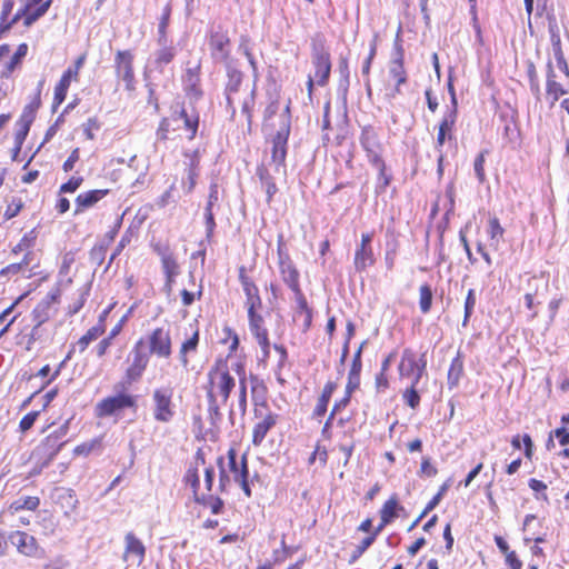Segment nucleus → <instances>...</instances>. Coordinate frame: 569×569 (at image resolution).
I'll use <instances>...</instances> for the list:
<instances>
[{"label":"nucleus","instance_id":"dca6fc26","mask_svg":"<svg viewBox=\"0 0 569 569\" xmlns=\"http://www.w3.org/2000/svg\"><path fill=\"white\" fill-rule=\"evenodd\" d=\"M211 469L206 470V480L203 490L200 488L199 477L196 470H188L186 475V482L190 485L194 500L203 506H209L213 510L211 490Z\"/></svg>","mask_w":569,"mask_h":569},{"label":"nucleus","instance_id":"a18cd8bd","mask_svg":"<svg viewBox=\"0 0 569 569\" xmlns=\"http://www.w3.org/2000/svg\"><path fill=\"white\" fill-rule=\"evenodd\" d=\"M419 307L422 313H428L432 303V290L429 284H422L419 289Z\"/></svg>","mask_w":569,"mask_h":569},{"label":"nucleus","instance_id":"412c9836","mask_svg":"<svg viewBox=\"0 0 569 569\" xmlns=\"http://www.w3.org/2000/svg\"><path fill=\"white\" fill-rule=\"evenodd\" d=\"M146 557V547L143 542L132 532L129 531L124 536V550L122 559L124 561L132 560L138 566L141 565Z\"/></svg>","mask_w":569,"mask_h":569},{"label":"nucleus","instance_id":"1a4fd4ad","mask_svg":"<svg viewBox=\"0 0 569 569\" xmlns=\"http://www.w3.org/2000/svg\"><path fill=\"white\" fill-rule=\"evenodd\" d=\"M360 144L367 153L368 161L383 176V171H386L385 161L382 159L383 149L378 134L371 127H365L362 129Z\"/></svg>","mask_w":569,"mask_h":569},{"label":"nucleus","instance_id":"39448f33","mask_svg":"<svg viewBox=\"0 0 569 569\" xmlns=\"http://www.w3.org/2000/svg\"><path fill=\"white\" fill-rule=\"evenodd\" d=\"M148 355L159 359H169L172 356V338L168 326L153 328L143 339Z\"/></svg>","mask_w":569,"mask_h":569},{"label":"nucleus","instance_id":"69168bd1","mask_svg":"<svg viewBox=\"0 0 569 569\" xmlns=\"http://www.w3.org/2000/svg\"><path fill=\"white\" fill-rule=\"evenodd\" d=\"M80 159V149L79 148H74L71 153L69 154V157L67 158V160L63 162L62 164V169L64 172H70L73 170L76 163L79 161Z\"/></svg>","mask_w":569,"mask_h":569},{"label":"nucleus","instance_id":"f704fd0d","mask_svg":"<svg viewBox=\"0 0 569 569\" xmlns=\"http://www.w3.org/2000/svg\"><path fill=\"white\" fill-rule=\"evenodd\" d=\"M463 375V356L461 351L457 352V356L452 359L450 368L448 370V385L449 388L458 386Z\"/></svg>","mask_w":569,"mask_h":569},{"label":"nucleus","instance_id":"393cba45","mask_svg":"<svg viewBox=\"0 0 569 569\" xmlns=\"http://www.w3.org/2000/svg\"><path fill=\"white\" fill-rule=\"evenodd\" d=\"M389 76L396 81L395 93H400V87L407 82V72L403 67V50L396 47V56L389 63Z\"/></svg>","mask_w":569,"mask_h":569},{"label":"nucleus","instance_id":"72a5a7b5","mask_svg":"<svg viewBox=\"0 0 569 569\" xmlns=\"http://www.w3.org/2000/svg\"><path fill=\"white\" fill-rule=\"evenodd\" d=\"M160 48L156 51L154 54V64L157 67H163L173 61L177 50L176 47L171 42L158 43Z\"/></svg>","mask_w":569,"mask_h":569},{"label":"nucleus","instance_id":"c85d7f7f","mask_svg":"<svg viewBox=\"0 0 569 569\" xmlns=\"http://www.w3.org/2000/svg\"><path fill=\"white\" fill-rule=\"evenodd\" d=\"M289 131V124L284 123L272 140V160L278 164H282L286 160Z\"/></svg>","mask_w":569,"mask_h":569},{"label":"nucleus","instance_id":"2eb2a0df","mask_svg":"<svg viewBox=\"0 0 569 569\" xmlns=\"http://www.w3.org/2000/svg\"><path fill=\"white\" fill-rule=\"evenodd\" d=\"M8 539L17 551L24 557L39 558L44 552L37 538L26 531L16 530L8 536Z\"/></svg>","mask_w":569,"mask_h":569},{"label":"nucleus","instance_id":"cd10ccee","mask_svg":"<svg viewBox=\"0 0 569 569\" xmlns=\"http://www.w3.org/2000/svg\"><path fill=\"white\" fill-rule=\"evenodd\" d=\"M52 2L53 0H23L29 28L49 11Z\"/></svg>","mask_w":569,"mask_h":569},{"label":"nucleus","instance_id":"338daca9","mask_svg":"<svg viewBox=\"0 0 569 569\" xmlns=\"http://www.w3.org/2000/svg\"><path fill=\"white\" fill-rule=\"evenodd\" d=\"M528 485L531 490H533L537 493H541V496L537 497L538 499H543L545 501L548 500V497L546 495L547 485L545 482L532 478L529 480Z\"/></svg>","mask_w":569,"mask_h":569},{"label":"nucleus","instance_id":"680f3d73","mask_svg":"<svg viewBox=\"0 0 569 569\" xmlns=\"http://www.w3.org/2000/svg\"><path fill=\"white\" fill-rule=\"evenodd\" d=\"M416 386L417 385H413V382H411L410 388L403 395V398H405L407 405L412 409L418 407V405L420 402V397L416 390Z\"/></svg>","mask_w":569,"mask_h":569},{"label":"nucleus","instance_id":"c756f323","mask_svg":"<svg viewBox=\"0 0 569 569\" xmlns=\"http://www.w3.org/2000/svg\"><path fill=\"white\" fill-rule=\"evenodd\" d=\"M182 82L183 90L187 96L197 99L202 94L198 66L194 68H187L182 77Z\"/></svg>","mask_w":569,"mask_h":569},{"label":"nucleus","instance_id":"f8f14e48","mask_svg":"<svg viewBox=\"0 0 569 569\" xmlns=\"http://www.w3.org/2000/svg\"><path fill=\"white\" fill-rule=\"evenodd\" d=\"M38 104H27L19 119L16 122V131L13 136V149L12 159L16 160L18 154L21 152L23 143L28 137L31 124L36 119Z\"/></svg>","mask_w":569,"mask_h":569},{"label":"nucleus","instance_id":"b1692460","mask_svg":"<svg viewBox=\"0 0 569 569\" xmlns=\"http://www.w3.org/2000/svg\"><path fill=\"white\" fill-rule=\"evenodd\" d=\"M239 280L246 295L247 308L251 310L260 309L262 301L259 296V290L253 281L246 274V268L243 266L239 268Z\"/></svg>","mask_w":569,"mask_h":569},{"label":"nucleus","instance_id":"052dcab7","mask_svg":"<svg viewBox=\"0 0 569 569\" xmlns=\"http://www.w3.org/2000/svg\"><path fill=\"white\" fill-rule=\"evenodd\" d=\"M106 252H107V246L102 244V243H99V244H94L91 249H90V252H89V256H90V259L97 263L98 266H100L103 260H104V257H106Z\"/></svg>","mask_w":569,"mask_h":569},{"label":"nucleus","instance_id":"bb28decb","mask_svg":"<svg viewBox=\"0 0 569 569\" xmlns=\"http://www.w3.org/2000/svg\"><path fill=\"white\" fill-rule=\"evenodd\" d=\"M448 90L451 97V108L445 113L443 119L439 124V130L448 134V139H452V130L457 121L458 116V102L456 98V92L453 84L451 82L448 83Z\"/></svg>","mask_w":569,"mask_h":569},{"label":"nucleus","instance_id":"37998d69","mask_svg":"<svg viewBox=\"0 0 569 569\" xmlns=\"http://www.w3.org/2000/svg\"><path fill=\"white\" fill-rule=\"evenodd\" d=\"M199 342V331L196 329L192 331L191 337L182 342L180 347V358L183 363L188 362L187 355L197 349Z\"/></svg>","mask_w":569,"mask_h":569},{"label":"nucleus","instance_id":"20e7f679","mask_svg":"<svg viewBox=\"0 0 569 569\" xmlns=\"http://www.w3.org/2000/svg\"><path fill=\"white\" fill-rule=\"evenodd\" d=\"M311 61L315 67L316 83L320 87L326 86L330 77L331 61L326 39L321 33H316L311 38Z\"/></svg>","mask_w":569,"mask_h":569},{"label":"nucleus","instance_id":"aec40b11","mask_svg":"<svg viewBox=\"0 0 569 569\" xmlns=\"http://www.w3.org/2000/svg\"><path fill=\"white\" fill-rule=\"evenodd\" d=\"M248 318H249V328L251 333L258 341L263 356H269L270 343L268 339V331L263 327V318L261 315L257 313V310L248 309Z\"/></svg>","mask_w":569,"mask_h":569},{"label":"nucleus","instance_id":"5fc2aeb1","mask_svg":"<svg viewBox=\"0 0 569 569\" xmlns=\"http://www.w3.org/2000/svg\"><path fill=\"white\" fill-rule=\"evenodd\" d=\"M77 259V250H70L62 256L61 266L59 269V273L62 276H67L70 272L72 264Z\"/></svg>","mask_w":569,"mask_h":569},{"label":"nucleus","instance_id":"4c0bfd02","mask_svg":"<svg viewBox=\"0 0 569 569\" xmlns=\"http://www.w3.org/2000/svg\"><path fill=\"white\" fill-rule=\"evenodd\" d=\"M104 330L100 326H92L89 328L76 342L73 347H78L80 353L84 352L89 345L104 335Z\"/></svg>","mask_w":569,"mask_h":569},{"label":"nucleus","instance_id":"a211bd4d","mask_svg":"<svg viewBox=\"0 0 569 569\" xmlns=\"http://www.w3.org/2000/svg\"><path fill=\"white\" fill-rule=\"evenodd\" d=\"M373 234L362 233L361 242L355 252V269L359 272L375 263V256L371 247Z\"/></svg>","mask_w":569,"mask_h":569},{"label":"nucleus","instance_id":"e2e57ef3","mask_svg":"<svg viewBox=\"0 0 569 569\" xmlns=\"http://www.w3.org/2000/svg\"><path fill=\"white\" fill-rule=\"evenodd\" d=\"M113 339L114 338L108 335L98 342V345L94 348L98 358H103L108 353Z\"/></svg>","mask_w":569,"mask_h":569},{"label":"nucleus","instance_id":"4d7b16f0","mask_svg":"<svg viewBox=\"0 0 569 569\" xmlns=\"http://www.w3.org/2000/svg\"><path fill=\"white\" fill-rule=\"evenodd\" d=\"M73 350H74V347H72L66 358L58 365V367L52 371L51 376L42 383L41 386V389L46 388L47 386H49L52 381H54L61 373V370L64 368L67 361H69L72 357V353H73Z\"/></svg>","mask_w":569,"mask_h":569},{"label":"nucleus","instance_id":"774afa93","mask_svg":"<svg viewBox=\"0 0 569 569\" xmlns=\"http://www.w3.org/2000/svg\"><path fill=\"white\" fill-rule=\"evenodd\" d=\"M132 309L130 308L126 315H123L119 321L113 326V328L110 330V332L108 333L109 336H111L112 338H116L118 337L121 331L123 330L129 317H130V313H131Z\"/></svg>","mask_w":569,"mask_h":569},{"label":"nucleus","instance_id":"58836bf2","mask_svg":"<svg viewBox=\"0 0 569 569\" xmlns=\"http://www.w3.org/2000/svg\"><path fill=\"white\" fill-rule=\"evenodd\" d=\"M170 17H171V6L167 3L163 8V11L161 13V17L159 19L158 24V43H164L168 42V32L167 29L170 23Z\"/></svg>","mask_w":569,"mask_h":569},{"label":"nucleus","instance_id":"864d4df0","mask_svg":"<svg viewBox=\"0 0 569 569\" xmlns=\"http://www.w3.org/2000/svg\"><path fill=\"white\" fill-rule=\"evenodd\" d=\"M83 182V177L73 176L67 182L62 183L59 188V193H73Z\"/></svg>","mask_w":569,"mask_h":569},{"label":"nucleus","instance_id":"4be33fe9","mask_svg":"<svg viewBox=\"0 0 569 569\" xmlns=\"http://www.w3.org/2000/svg\"><path fill=\"white\" fill-rule=\"evenodd\" d=\"M226 70L228 76V82L226 84V99L228 106L232 109V113L234 112L233 104L240 100L238 99L239 87L242 81V73L233 67L230 62H226Z\"/></svg>","mask_w":569,"mask_h":569},{"label":"nucleus","instance_id":"6e6552de","mask_svg":"<svg viewBox=\"0 0 569 569\" xmlns=\"http://www.w3.org/2000/svg\"><path fill=\"white\" fill-rule=\"evenodd\" d=\"M14 6L16 0H2L0 9V39L9 33L19 22H21L24 28L29 29L23 0H20V7L16 12H13Z\"/></svg>","mask_w":569,"mask_h":569},{"label":"nucleus","instance_id":"de8ad7c7","mask_svg":"<svg viewBox=\"0 0 569 569\" xmlns=\"http://www.w3.org/2000/svg\"><path fill=\"white\" fill-rule=\"evenodd\" d=\"M23 207H24V202L22 201L21 198H18V197L11 198V200L8 202L6 210L3 212L4 220H10V219L17 217L21 212Z\"/></svg>","mask_w":569,"mask_h":569},{"label":"nucleus","instance_id":"423d86ee","mask_svg":"<svg viewBox=\"0 0 569 569\" xmlns=\"http://www.w3.org/2000/svg\"><path fill=\"white\" fill-rule=\"evenodd\" d=\"M87 54H80L73 62V64L69 66L61 74L59 81L56 83L53 89V99L52 106L53 108H58L61 106L68 94L69 88L71 83L79 82L80 80V71L86 62Z\"/></svg>","mask_w":569,"mask_h":569},{"label":"nucleus","instance_id":"3c124183","mask_svg":"<svg viewBox=\"0 0 569 569\" xmlns=\"http://www.w3.org/2000/svg\"><path fill=\"white\" fill-rule=\"evenodd\" d=\"M488 153L487 150L481 151L475 159L473 162V170L476 173L477 179L480 183L485 182L486 180V173H485V161H486V154Z\"/></svg>","mask_w":569,"mask_h":569},{"label":"nucleus","instance_id":"0eeeda50","mask_svg":"<svg viewBox=\"0 0 569 569\" xmlns=\"http://www.w3.org/2000/svg\"><path fill=\"white\" fill-rule=\"evenodd\" d=\"M152 251L159 256L161 260V267L166 277L164 288L169 293L173 289L176 277L180 272L179 263L170 249L168 242L164 241H152L150 243Z\"/></svg>","mask_w":569,"mask_h":569},{"label":"nucleus","instance_id":"79ce46f5","mask_svg":"<svg viewBox=\"0 0 569 569\" xmlns=\"http://www.w3.org/2000/svg\"><path fill=\"white\" fill-rule=\"evenodd\" d=\"M281 272L283 276L284 282L293 290L299 291V283H298V271L295 269V267L291 263H281Z\"/></svg>","mask_w":569,"mask_h":569},{"label":"nucleus","instance_id":"6ab92c4d","mask_svg":"<svg viewBox=\"0 0 569 569\" xmlns=\"http://www.w3.org/2000/svg\"><path fill=\"white\" fill-rule=\"evenodd\" d=\"M547 80H546V93L547 98L550 99V104L553 106L561 96L566 94L568 91L565 88V83L560 81V76L558 74L555 64L549 59L547 62Z\"/></svg>","mask_w":569,"mask_h":569},{"label":"nucleus","instance_id":"7ed1b4c3","mask_svg":"<svg viewBox=\"0 0 569 569\" xmlns=\"http://www.w3.org/2000/svg\"><path fill=\"white\" fill-rule=\"evenodd\" d=\"M68 423L46 436L32 451V457L37 459L41 467H47L60 452L66 443L64 437L68 433Z\"/></svg>","mask_w":569,"mask_h":569},{"label":"nucleus","instance_id":"9d476101","mask_svg":"<svg viewBox=\"0 0 569 569\" xmlns=\"http://www.w3.org/2000/svg\"><path fill=\"white\" fill-rule=\"evenodd\" d=\"M134 54L131 50H118L114 53L113 68L118 80L124 82V88L132 91L136 88V74L133 67Z\"/></svg>","mask_w":569,"mask_h":569},{"label":"nucleus","instance_id":"49530a36","mask_svg":"<svg viewBox=\"0 0 569 569\" xmlns=\"http://www.w3.org/2000/svg\"><path fill=\"white\" fill-rule=\"evenodd\" d=\"M101 445H102L101 438H94L90 441L82 442V443L76 446L73 449V453L76 456H88L93 450L100 449Z\"/></svg>","mask_w":569,"mask_h":569},{"label":"nucleus","instance_id":"603ef678","mask_svg":"<svg viewBox=\"0 0 569 569\" xmlns=\"http://www.w3.org/2000/svg\"><path fill=\"white\" fill-rule=\"evenodd\" d=\"M476 306V295L473 289H469L466 301H465V317L462 321V326L467 327L469 319L473 312V308Z\"/></svg>","mask_w":569,"mask_h":569},{"label":"nucleus","instance_id":"6e6d98bb","mask_svg":"<svg viewBox=\"0 0 569 569\" xmlns=\"http://www.w3.org/2000/svg\"><path fill=\"white\" fill-rule=\"evenodd\" d=\"M40 411H30L24 415L19 422V430L24 433L30 430L37 421Z\"/></svg>","mask_w":569,"mask_h":569},{"label":"nucleus","instance_id":"c03bdc74","mask_svg":"<svg viewBox=\"0 0 569 569\" xmlns=\"http://www.w3.org/2000/svg\"><path fill=\"white\" fill-rule=\"evenodd\" d=\"M236 380L229 372H222L219 380V393L223 401H227L230 391L234 388Z\"/></svg>","mask_w":569,"mask_h":569},{"label":"nucleus","instance_id":"0e129e2a","mask_svg":"<svg viewBox=\"0 0 569 569\" xmlns=\"http://www.w3.org/2000/svg\"><path fill=\"white\" fill-rule=\"evenodd\" d=\"M182 305L184 307L191 306L196 299L201 297V290L182 289L180 292Z\"/></svg>","mask_w":569,"mask_h":569},{"label":"nucleus","instance_id":"7c9ffc66","mask_svg":"<svg viewBox=\"0 0 569 569\" xmlns=\"http://www.w3.org/2000/svg\"><path fill=\"white\" fill-rule=\"evenodd\" d=\"M41 500L38 496H24L13 500L8 510L14 515L22 510L36 511L40 507Z\"/></svg>","mask_w":569,"mask_h":569},{"label":"nucleus","instance_id":"8fccbe9b","mask_svg":"<svg viewBox=\"0 0 569 569\" xmlns=\"http://www.w3.org/2000/svg\"><path fill=\"white\" fill-rule=\"evenodd\" d=\"M222 337L219 342L221 345H228L229 352L234 351L239 345V338L229 327H224L222 330Z\"/></svg>","mask_w":569,"mask_h":569},{"label":"nucleus","instance_id":"bf43d9fd","mask_svg":"<svg viewBox=\"0 0 569 569\" xmlns=\"http://www.w3.org/2000/svg\"><path fill=\"white\" fill-rule=\"evenodd\" d=\"M88 291H89L88 289L81 291L79 297L71 305L68 306L67 313L69 316H74L83 308V306L87 301Z\"/></svg>","mask_w":569,"mask_h":569},{"label":"nucleus","instance_id":"5701e85b","mask_svg":"<svg viewBox=\"0 0 569 569\" xmlns=\"http://www.w3.org/2000/svg\"><path fill=\"white\" fill-rule=\"evenodd\" d=\"M110 192L109 189H93L79 193L74 200V216L94 207Z\"/></svg>","mask_w":569,"mask_h":569},{"label":"nucleus","instance_id":"ea45409f","mask_svg":"<svg viewBox=\"0 0 569 569\" xmlns=\"http://www.w3.org/2000/svg\"><path fill=\"white\" fill-rule=\"evenodd\" d=\"M333 389H335V385L331 383V382H328L325 386L322 395L318 399V403H317V406L315 408V411H313L315 416L321 417V416H323L326 413L329 400H330L331 395L333 392Z\"/></svg>","mask_w":569,"mask_h":569},{"label":"nucleus","instance_id":"473e14b6","mask_svg":"<svg viewBox=\"0 0 569 569\" xmlns=\"http://www.w3.org/2000/svg\"><path fill=\"white\" fill-rule=\"evenodd\" d=\"M276 425V417L271 413L267 415L263 420L259 421L252 432V443L260 446L264 440L269 430Z\"/></svg>","mask_w":569,"mask_h":569},{"label":"nucleus","instance_id":"f3484780","mask_svg":"<svg viewBox=\"0 0 569 569\" xmlns=\"http://www.w3.org/2000/svg\"><path fill=\"white\" fill-rule=\"evenodd\" d=\"M427 360L425 355L421 356L419 361L416 359L415 353L406 349L402 353L401 361L399 363V372L401 377H411L413 376V385H418L419 380L422 377V373L426 369Z\"/></svg>","mask_w":569,"mask_h":569},{"label":"nucleus","instance_id":"4468645a","mask_svg":"<svg viewBox=\"0 0 569 569\" xmlns=\"http://www.w3.org/2000/svg\"><path fill=\"white\" fill-rule=\"evenodd\" d=\"M152 400L154 420L163 423L170 422L174 416L172 389L157 388L152 393Z\"/></svg>","mask_w":569,"mask_h":569},{"label":"nucleus","instance_id":"c9c22d12","mask_svg":"<svg viewBox=\"0 0 569 569\" xmlns=\"http://www.w3.org/2000/svg\"><path fill=\"white\" fill-rule=\"evenodd\" d=\"M32 260H28V256H23L19 262H13L0 270V277L10 279L19 273L30 272Z\"/></svg>","mask_w":569,"mask_h":569},{"label":"nucleus","instance_id":"f03ea898","mask_svg":"<svg viewBox=\"0 0 569 569\" xmlns=\"http://www.w3.org/2000/svg\"><path fill=\"white\" fill-rule=\"evenodd\" d=\"M117 393L102 398L94 407L97 418H107L119 415L124 410L136 411L138 408V396L132 395L126 388L124 382L116 385Z\"/></svg>","mask_w":569,"mask_h":569},{"label":"nucleus","instance_id":"13d9d810","mask_svg":"<svg viewBox=\"0 0 569 569\" xmlns=\"http://www.w3.org/2000/svg\"><path fill=\"white\" fill-rule=\"evenodd\" d=\"M100 129V121L93 117L89 118L87 122L83 124V134L87 140H93L94 139V132Z\"/></svg>","mask_w":569,"mask_h":569},{"label":"nucleus","instance_id":"a19ab883","mask_svg":"<svg viewBox=\"0 0 569 569\" xmlns=\"http://www.w3.org/2000/svg\"><path fill=\"white\" fill-rule=\"evenodd\" d=\"M487 232L489 234L491 246L497 248L505 232V229L501 227L498 218L493 217L489 219Z\"/></svg>","mask_w":569,"mask_h":569},{"label":"nucleus","instance_id":"9b49d317","mask_svg":"<svg viewBox=\"0 0 569 569\" xmlns=\"http://www.w3.org/2000/svg\"><path fill=\"white\" fill-rule=\"evenodd\" d=\"M149 360L150 356L143 351V338H141L132 348V358L126 368L124 380L122 382L130 386L139 381L149 365Z\"/></svg>","mask_w":569,"mask_h":569},{"label":"nucleus","instance_id":"09e8293b","mask_svg":"<svg viewBox=\"0 0 569 569\" xmlns=\"http://www.w3.org/2000/svg\"><path fill=\"white\" fill-rule=\"evenodd\" d=\"M378 532L375 531L371 536L366 537L360 545H358L351 553L349 563H353L362 553L373 543Z\"/></svg>","mask_w":569,"mask_h":569},{"label":"nucleus","instance_id":"ddd939ff","mask_svg":"<svg viewBox=\"0 0 569 569\" xmlns=\"http://www.w3.org/2000/svg\"><path fill=\"white\" fill-rule=\"evenodd\" d=\"M61 290L53 288L47 296L37 303L31 312L32 321L34 322L33 330L48 322L51 317L57 312L56 305L60 302Z\"/></svg>","mask_w":569,"mask_h":569},{"label":"nucleus","instance_id":"e433bc0d","mask_svg":"<svg viewBox=\"0 0 569 569\" xmlns=\"http://www.w3.org/2000/svg\"><path fill=\"white\" fill-rule=\"evenodd\" d=\"M397 508L398 501L396 498H390L385 502L380 510L381 523L376 529L378 533L397 517Z\"/></svg>","mask_w":569,"mask_h":569},{"label":"nucleus","instance_id":"a878e982","mask_svg":"<svg viewBox=\"0 0 569 569\" xmlns=\"http://www.w3.org/2000/svg\"><path fill=\"white\" fill-rule=\"evenodd\" d=\"M229 466L230 470L233 473V478L237 482L240 483L241 489L246 493L247 497L251 496V490L248 483V467H247V460L246 457L241 458L240 467L237 463L236 460V453L233 450L229 451Z\"/></svg>","mask_w":569,"mask_h":569},{"label":"nucleus","instance_id":"f257e3e1","mask_svg":"<svg viewBox=\"0 0 569 569\" xmlns=\"http://www.w3.org/2000/svg\"><path fill=\"white\" fill-rule=\"evenodd\" d=\"M198 124V117L189 116L184 108H180L160 120L154 133V144L176 149L184 141L194 139Z\"/></svg>","mask_w":569,"mask_h":569},{"label":"nucleus","instance_id":"2f4dec72","mask_svg":"<svg viewBox=\"0 0 569 569\" xmlns=\"http://www.w3.org/2000/svg\"><path fill=\"white\" fill-rule=\"evenodd\" d=\"M37 234L34 230H30L29 232L24 233L19 242L11 249L12 254H18L20 252H23V256H28V260H33V246L36 243Z\"/></svg>","mask_w":569,"mask_h":569}]
</instances>
